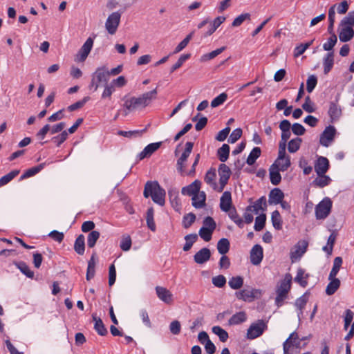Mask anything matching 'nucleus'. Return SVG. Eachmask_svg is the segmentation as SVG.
<instances>
[{
    "label": "nucleus",
    "instance_id": "3c124183",
    "mask_svg": "<svg viewBox=\"0 0 354 354\" xmlns=\"http://www.w3.org/2000/svg\"><path fill=\"white\" fill-rule=\"evenodd\" d=\"M195 221L196 215L194 213L185 214L183 217L182 225L184 228L187 229L192 226Z\"/></svg>",
    "mask_w": 354,
    "mask_h": 354
},
{
    "label": "nucleus",
    "instance_id": "7ed1b4c3",
    "mask_svg": "<svg viewBox=\"0 0 354 354\" xmlns=\"http://www.w3.org/2000/svg\"><path fill=\"white\" fill-rule=\"evenodd\" d=\"M292 276L290 273H286L285 277L281 281L279 286L277 288V297L275 298V304L280 307L283 304V300L286 299L287 295L291 288Z\"/></svg>",
    "mask_w": 354,
    "mask_h": 354
},
{
    "label": "nucleus",
    "instance_id": "0eeeda50",
    "mask_svg": "<svg viewBox=\"0 0 354 354\" xmlns=\"http://www.w3.org/2000/svg\"><path fill=\"white\" fill-rule=\"evenodd\" d=\"M266 328L267 325L262 319L258 320L257 322L252 323L248 329L247 338L254 339L261 336Z\"/></svg>",
    "mask_w": 354,
    "mask_h": 354
},
{
    "label": "nucleus",
    "instance_id": "bf43d9fd",
    "mask_svg": "<svg viewBox=\"0 0 354 354\" xmlns=\"http://www.w3.org/2000/svg\"><path fill=\"white\" fill-rule=\"evenodd\" d=\"M68 138L67 131H62L59 135L51 138V141L54 142L57 147H59Z\"/></svg>",
    "mask_w": 354,
    "mask_h": 354
},
{
    "label": "nucleus",
    "instance_id": "2f4dec72",
    "mask_svg": "<svg viewBox=\"0 0 354 354\" xmlns=\"http://www.w3.org/2000/svg\"><path fill=\"white\" fill-rule=\"evenodd\" d=\"M74 250L79 255H83L85 252V237L83 234H80L75 239L74 243Z\"/></svg>",
    "mask_w": 354,
    "mask_h": 354
},
{
    "label": "nucleus",
    "instance_id": "5701e85b",
    "mask_svg": "<svg viewBox=\"0 0 354 354\" xmlns=\"http://www.w3.org/2000/svg\"><path fill=\"white\" fill-rule=\"evenodd\" d=\"M354 37V30L351 27L340 26L339 28V39L342 42L351 41Z\"/></svg>",
    "mask_w": 354,
    "mask_h": 354
},
{
    "label": "nucleus",
    "instance_id": "9d476101",
    "mask_svg": "<svg viewBox=\"0 0 354 354\" xmlns=\"http://www.w3.org/2000/svg\"><path fill=\"white\" fill-rule=\"evenodd\" d=\"M93 45V39L90 37L86 39V41L84 42L83 46L78 51L77 54L76 55L75 61L78 62H84L87 58L88 55H89L92 49Z\"/></svg>",
    "mask_w": 354,
    "mask_h": 354
},
{
    "label": "nucleus",
    "instance_id": "aec40b11",
    "mask_svg": "<svg viewBox=\"0 0 354 354\" xmlns=\"http://www.w3.org/2000/svg\"><path fill=\"white\" fill-rule=\"evenodd\" d=\"M178 194L179 192L177 188H170L168 190L169 201L176 211H178L181 208V203Z\"/></svg>",
    "mask_w": 354,
    "mask_h": 354
},
{
    "label": "nucleus",
    "instance_id": "bb28decb",
    "mask_svg": "<svg viewBox=\"0 0 354 354\" xmlns=\"http://www.w3.org/2000/svg\"><path fill=\"white\" fill-rule=\"evenodd\" d=\"M216 176V169L213 167H211L205 174L204 180L205 182L209 185L214 190H216L218 189L217 183H216L215 178Z\"/></svg>",
    "mask_w": 354,
    "mask_h": 354
},
{
    "label": "nucleus",
    "instance_id": "b1692460",
    "mask_svg": "<svg viewBox=\"0 0 354 354\" xmlns=\"http://www.w3.org/2000/svg\"><path fill=\"white\" fill-rule=\"evenodd\" d=\"M309 295H310V291L307 290L300 297L297 298L295 302V306L299 310V312L297 313V316L299 319H300V317L303 315V310L304 309V308L308 301Z\"/></svg>",
    "mask_w": 354,
    "mask_h": 354
},
{
    "label": "nucleus",
    "instance_id": "a878e982",
    "mask_svg": "<svg viewBox=\"0 0 354 354\" xmlns=\"http://www.w3.org/2000/svg\"><path fill=\"white\" fill-rule=\"evenodd\" d=\"M92 77H95V79H97V83L104 82L106 84L109 77L108 70L106 69L105 66L99 67L93 73Z\"/></svg>",
    "mask_w": 354,
    "mask_h": 354
},
{
    "label": "nucleus",
    "instance_id": "58836bf2",
    "mask_svg": "<svg viewBox=\"0 0 354 354\" xmlns=\"http://www.w3.org/2000/svg\"><path fill=\"white\" fill-rule=\"evenodd\" d=\"M146 221L147 225L148 228L152 232H155L156 230V225L154 222L153 216H154V209L152 207L147 209L146 214Z\"/></svg>",
    "mask_w": 354,
    "mask_h": 354
},
{
    "label": "nucleus",
    "instance_id": "2eb2a0df",
    "mask_svg": "<svg viewBox=\"0 0 354 354\" xmlns=\"http://www.w3.org/2000/svg\"><path fill=\"white\" fill-rule=\"evenodd\" d=\"M201 187V181L196 179L189 185L183 187L181 189V193L183 195L192 196L193 197L196 194H198Z\"/></svg>",
    "mask_w": 354,
    "mask_h": 354
},
{
    "label": "nucleus",
    "instance_id": "473e14b6",
    "mask_svg": "<svg viewBox=\"0 0 354 354\" xmlns=\"http://www.w3.org/2000/svg\"><path fill=\"white\" fill-rule=\"evenodd\" d=\"M247 319V315L244 311H240L234 314L229 319L230 325H238L243 323Z\"/></svg>",
    "mask_w": 354,
    "mask_h": 354
},
{
    "label": "nucleus",
    "instance_id": "13d9d810",
    "mask_svg": "<svg viewBox=\"0 0 354 354\" xmlns=\"http://www.w3.org/2000/svg\"><path fill=\"white\" fill-rule=\"evenodd\" d=\"M90 100L89 96L84 97L82 100H79L67 107L68 111H74L77 109L82 108L84 104Z\"/></svg>",
    "mask_w": 354,
    "mask_h": 354
},
{
    "label": "nucleus",
    "instance_id": "864d4df0",
    "mask_svg": "<svg viewBox=\"0 0 354 354\" xmlns=\"http://www.w3.org/2000/svg\"><path fill=\"white\" fill-rule=\"evenodd\" d=\"M267 209L266 198L264 196L259 198L254 204V212L257 214L259 210L265 211Z\"/></svg>",
    "mask_w": 354,
    "mask_h": 354
},
{
    "label": "nucleus",
    "instance_id": "1a4fd4ad",
    "mask_svg": "<svg viewBox=\"0 0 354 354\" xmlns=\"http://www.w3.org/2000/svg\"><path fill=\"white\" fill-rule=\"evenodd\" d=\"M121 12L117 11L112 12L107 18L105 27L108 32L113 35L117 31L120 22Z\"/></svg>",
    "mask_w": 354,
    "mask_h": 354
},
{
    "label": "nucleus",
    "instance_id": "680f3d73",
    "mask_svg": "<svg viewBox=\"0 0 354 354\" xmlns=\"http://www.w3.org/2000/svg\"><path fill=\"white\" fill-rule=\"evenodd\" d=\"M317 84V77L315 75H310L306 81V90L308 93H312Z\"/></svg>",
    "mask_w": 354,
    "mask_h": 354
},
{
    "label": "nucleus",
    "instance_id": "c03bdc74",
    "mask_svg": "<svg viewBox=\"0 0 354 354\" xmlns=\"http://www.w3.org/2000/svg\"><path fill=\"white\" fill-rule=\"evenodd\" d=\"M340 26L353 28V26H354V11L348 12L347 15L346 17H344L341 20V21L339 24V28H340Z\"/></svg>",
    "mask_w": 354,
    "mask_h": 354
},
{
    "label": "nucleus",
    "instance_id": "6e6d98bb",
    "mask_svg": "<svg viewBox=\"0 0 354 354\" xmlns=\"http://www.w3.org/2000/svg\"><path fill=\"white\" fill-rule=\"evenodd\" d=\"M191 57L190 53L183 54L180 56L178 61L170 68V73H174L175 71L182 66L183 63Z\"/></svg>",
    "mask_w": 354,
    "mask_h": 354
},
{
    "label": "nucleus",
    "instance_id": "f03ea898",
    "mask_svg": "<svg viewBox=\"0 0 354 354\" xmlns=\"http://www.w3.org/2000/svg\"><path fill=\"white\" fill-rule=\"evenodd\" d=\"M165 190L158 181H147L146 183L143 192L145 198H147L151 196L155 203L163 206L165 203Z\"/></svg>",
    "mask_w": 354,
    "mask_h": 354
},
{
    "label": "nucleus",
    "instance_id": "39448f33",
    "mask_svg": "<svg viewBox=\"0 0 354 354\" xmlns=\"http://www.w3.org/2000/svg\"><path fill=\"white\" fill-rule=\"evenodd\" d=\"M340 99V94L337 93L335 95V100L329 103V109L328 114L330 118V122L333 123L337 121L342 114V111L340 105L338 104Z\"/></svg>",
    "mask_w": 354,
    "mask_h": 354
},
{
    "label": "nucleus",
    "instance_id": "cd10ccee",
    "mask_svg": "<svg viewBox=\"0 0 354 354\" xmlns=\"http://www.w3.org/2000/svg\"><path fill=\"white\" fill-rule=\"evenodd\" d=\"M309 277L310 274L308 273L305 274L304 269L299 268L294 281L298 283L302 288H306L308 286V279Z\"/></svg>",
    "mask_w": 354,
    "mask_h": 354
},
{
    "label": "nucleus",
    "instance_id": "4468645a",
    "mask_svg": "<svg viewBox=\"0 0 354 354\" xmlns=\"http://www.w3.org/2000/svg\"><path fill=\"white\" fill-rule=\"evenodd\" d=\"M162 144V142H157L149 144L138 155V159L141 160L145 158L150 157L155 151H156L161 147Z\"/></svg>",
    "mask_w": 354,
    "mask_h": 354
},
{
    "label": "nucleus",
    "instance_id": "4c0bfd02",
    "mask_svg": "<svg viewBox=\"0 0 354 354\" xmlns=\"http://www.w3.org/2000/svg\"><path fill=\"white\" fill-rule=\"evenodd\" d=\"M230 147L227 144H223L218 150H217V156L218 160L225 162L229 158Z\"/></svg>",
    "mask_w": 354,
    "mask_h": 354
},
{
    "label": "nucleus",
    "instance_id": "49530a36",
    "mask_svg": "<svg viewBox=\"0 0 354 354\" xmlns=\"http://www.w3.org/2000/svg\"><path fill=\"white\" fill-rule=\"evenodd\" d=\"M212 333L218 336L221 342H225L227 340L229 337L228 333L221 326H214L212 327Z\"/></svg>",
    "mask_w": 354,
    "mask_h": 354
},
{
    "label": "nucleus",
    "instance_id": "052dcab7",
    "mask_svg": "<svg viewBox=\"0 0 354 354\" xmlns=\"http://www.w3.org/2000/svg\"><path fill=\"white\" fill-rule=\"evenodd\" d=\"M227 98V95L225 93H222L215 98L212 100L211 102V106L212 108H216L221 104H223Z\"/></svg>",
    "mask_w": 354,
    "mask_h": 354
},
{
    "label": "nucleus",
    "instance_id": "4d7b16f0",
    "mask_svg": "<svg viewBox=\"0 0 354 354\" xmlns=\"http://www.w3.org/2000/svg\"><path fill=\"white\" fill-rule=\"evenodd\" d=\"M337 42V37L335 34H333L328 39L327 42L323 44V49L328 53L333 50V48Z\"/></svg>",
    "mask_w": 354,
    "mask_h": 354
},
{
    "label": "nucleus",
    "instance_id": "f3484780",
    "mask_svg": "<svg viewBox=\"0 0 354 354\" xmlns=\"http://www.w3.org/2000/svg\"><path fill=\"white\" fill-rule=\"evenodd\" d=\"M281 168L276 163L272 164L269 169L270 180L273 185H278L281 181Z\"/></svg>",
    "mask_w": 354,
    "mask_h": 354
},
{
    "label": "nucleus",
    "instance_id": "6e6552de",
    "mask_svg": "<svg viewBox=\"0 0 354 354\" xmlns=\"http://www.w3.org/2000/svg\"><path fill=\"white\" fill-rule=\"evenodd\" d=\"M194 142H187L185 144V148L183 152L182 153L180 157L177 160L176 168L178 171L183 175L185 171V162L187 160L188 157L189 156L192 151L193 149Z\"/></svg>",
    "mask_w": 354,
    "mask_h": 354
},
{
    "label": "nucleus",
    "instance_id": "e2e57ef3",
    "mask_svg": "<svg viewBox=\"0 0 354 354\" xmlns=\"http://www.w3.org/2000/svg\"><path fill=\"white\" fill-rule=\"evenodd\" d=\"M214 231L205 228V227H201L198 232V235L203 239L205 241H209L212 239V234Z\"/></svg>",
    "mask_w": 354,
    "mask_h": 354
},
{
    "label": "nucleus",
    "instance_id": "f8f14e48",
    "mask_svg": "<svg viewBox=\"0 0 354 354\" xmlns=\"http://www.w3.org/2000/svg\"><path fill=\"white\" fill-rule=\"evenodd\" d=\"M314 167L317 176H322L329 169V160L326 157L319 156L315 162Z\"/></svg>",
    "mask_w": 354,
    "mask_h": 354
},
{
    "label": "nucleus",
    "instance_id": "c756f323",
    "mask_svg": "<svg viewBox=\"0 0 354 354\" xmlns=\"http://www.w3.org/2000/svg\"><path fill=\"white\" fill-rule=\"evenodd\" d=\"M92 318L95 322L94 329L97 333V334L101 336L106 335L108 334V330L101 318L97 317L95 315H93Z\"/></svg>",
    "mask_w": 354,
    "mask_h": 354
},
{
    "label": "nucleus",
    "instance_id": "de8ad7c7",
    "mask_svg": "<svg viewBox=\"0 0 354 354\" xmlns=\"http://www.w3.org/2000/svg\"><path fill=\"white\" fill-rule=\"evenodd\" d=\"M302 142V139L297 137L290 140L288 145V150L290 153H295L297 152L301 146Z\"/></svg>",
    "mask_w": 354,
    "mask_h": 354
},
{
    "label": "nucleus",
    "instance_id": "5fc2aeb1",
    "mask_svg": "<svg viewBox=\"0 0 354 354\" xmlns=\"http://www.w3.org/2000/svg\"><path fill=\"white\" fill-rule=\"evenodd\" d=\"M225 48H226L225 46H223V47H221L220 48H217L209 53L204 54L201 57L200 60H201V62H206L207 60L212 59L214 57H216V56H218V55H220L221 53H223L225 50Z\"/></svg>",
    "mask_w": 354,
    "mask_h": 354
},
{
    "label": "nucleus",
    "instance_id": "774afa93",
    "mask_svg": "<svg viewBox=\"0 0 354 354\" xmlns=\"http://www.w3.org/2000/svg\"><path fill=\"white\" fill-rule=\"evenodd\" d=\"M243 131L241 128H236L230 136V138H228V142L230 143H234L236 142L242 136Z\"/></svg>",
    "mask_w": 354,
    "mask_h": 354
},
{
    "label": "nucleus",
    "instance_id": "c9c22d12",
    "mask_svg": "<svg viewBox=\"0 0 354 354\" xmlns=\"http://www.w3.org/2000/svg\"><path fill=\"white\" fill-rule=\"evenodd\" d=\"M330 282L326 286V294L327 295H332L339 289L341 282L339 279H328Z\"/></svg>",
    "mask_w": 354,
    "mask_h": 354
},
{
    "label": "nucleus",
    "instance_id": "e433bc0d",
    "mask_svg": "<svg viewBox=\"0 0 354 354\" xmlns=\"http://www.w3.org/2000/svg\"><path fill=\"white\" fill-rule=\"evenodd\" d=\"M230 248V241L227 238L221 239L217 243V250L220 254H226Z\"/></svg>",
    "mask_w": 354,
    "mask_h": 354
},
{
    "label": "nucleus",
    "instance_id": "f257e3e1",
    "mask_svg": "<svg viewBox=\"0 0 354 354\" xmlns=\"http://www.w3.org/2000/svg\"><path fill=\"white\" fill-rule=\"evenodd\" d=\"M157 93L158 91L157 88H156L151 91L144 93L138 97H131L128 98V95H125L122 98V100L124 102L123 104V107L129 111L139 108H145L150 104L152 100L156 98Z\"/></svg>",
    "mask_w": 354,
    "mask_h": 354
},
{
    "label": "nucleus",
    "instance_id": "8fccbe9b",
    "mask_svg": "<svg viewBox=\"0 0 354 354\" xmlns=\"http://www.w3.org/2000/svg\"><path fill=\"white\" fill-rule=\"evenodd\" d=\"M100 236L98 231H91L87 236V245L89 248L95 247L97 240Z\"/></svg>",
    "mask_w": 354,
    "mask_h": 354
},
{
    "label": "nucleus",
    "instance_id": "c85d7f7f",
    "mask_svg": "<svg viewBox=\"0 0 354 354\" xmlns=\"http://www.w3.org/2000/svg\"><path fill=\"white\" fill-rule=\"evenodd\" d=\"M324 73L328 74L334 65V50L327 53L323 59Z\"/></svg>",
    "mask_w": 354,
    "mask_h": 354
},
{
    "label": "nucleus",
    "instance_id": "72a5a7b5",
    "mask_svg": "<svg viewBox=\"0 0 354 354\" xmlns=\"http://www.w3.org/2000/svg\"><path fill=\"white\" fill-rule=\"evenodd\" d=\"M14 265L28 278L34 277V272L30 270L29 266L24 261H15Z\"/></svg>",
    "mask_w": 354,
    "mask_h": 354
},
{
    "label": "nucleus",
    "instance_id": "a211bd4d",
    "mask_svg": "<svg viewBox=\"0 0 354 354\" xmlns=\"http://www.w3.org/2000/svg\"><path fill=\"white\" fill-rule=\"evenodd\" d=\"M211 251L207 248H203L194 256V260L197 264H203L210 259Z\"/></svg>",
    "mask_w": 354,
    "mask_h": 354
},
{
    "label": "nucleus",
    "instance_id": "9b49d317",
    "mask_svg": "<svg viewBox=\"0 0 354 354\" xmlns=\"http://www.w3.org/2000/svg\"><path fill=\"white\" fill-rule=\"evenodd\" d=\"M336 134V129L334 126L329 125L326 127L320 135L319 143L326 147L329 146L330 142L333 141Z\"/></svg>",
    "mask_w": 354,
    "mask_h": 354
},
{
    "label": "nucleus",
    "instance_id": "20e7f679",
    "mask_svg": "<svg viewBox=\"0 0 354 354\" xmlns=\"http://www.w3.org/2000/svg\"><path fill=\"white\" fill-rule=\"evenodd\" d=\"M333 202L328 197H325L315 207V216L317 219H324L330 213Z\"/></svg>",
    "mask_w": 354,
    "mask_h": 354
},
{
    "label": "nucleus",
    "instance_id": "a19ab883",
    "mask_svg": "<svg viewBox=\"0 0 354 354\" xmlns=\"http://www.w3.org/2000/svg\"><path fill=\"white\" fill-rule=\"evenodd\" d=\"M271 222L275 230H281L282 229L283 221L281 214L278 210L272 212L271 215Z\"/></svg>",
    "mask_w": 354,
    "mask_h": 354
},
{
    "label": "nucleus",
    "instance_id": "7c9ffc66",
    "mask_svg": "<svg viewBox=\"0 0 354 354\" xmlns=\"http://www.w3.org/2000/svg\"><path fill=\"white\" fill-rule=\"evenodd\" d=\"M46 163L43 162L41 163L35 167H31L27 170H26L24 174L20 176L19 180H22L24 179L32 177L37 174H38L39 171H41L45 167Z\"/></svg>",
    "mask_w": 354,
    "mask_h": 354
},
{
    "label": "nucleus",
    "instance_id": "423d86ee",
    "mask_svg": "<svg viewBox=\"0 0 354 354\" xmlns=\"http://www.w3.org/2000/svg\"><path fill=\"white\" fill-rule=\"evenodd\" d=\"M218 172L219 176V187L217 189L218 192H222L227 184L228 180L232 174V171L230 167L225 165V163H221L219 165L218 168Z\"/></svg>",
    "mask_w": 354,
    "mask_h": 354
},
{
    "label": "nucleus",
    "instance_id": "603ef678",
    "mask_svg": "<svg viewBox=\"0 0 354 354\" xmlns=\"http://www.w3.org/2000/svg\"><path fill=\"white\" fill-rule=\"evenodd\" d=\"M228 284L232 289L238 290L243 285V278L241 276L232 277L230 279Z\"/></svg>",
    "mask_w": 354,
    "mask_h": 354
},
{
    "label": "nucleus",
    "instance_id": "09e8293b",
    "mask_svg": "<svg viewBox=\"0 0 354 354\" xmlns=\"http://www.w3.org/2000/svg\"><path fill=\"white\" fill-rule=\"evenodd\" d=\"M20 172L19 169H15L7 174L6 175L2 176L0 178V187L6 185L9 182H10L14 178H15Z\"/></svg>",
    "mask_w": 354,
    "mask_h": 354
},
{
    "label": "nucleus",
    "instance_id": "ea45409f",
    "mask_svg": "<svg viewBox=\"0 0 354 354\" xmlns=\"http://www.w3.org/2000/svg\"><path fill=\"white\" fill-rule=\"evenodd\" d=\"M331 181H332V180L328 176L324 174L322 176H318V177L316 178L313 181L312 183L315 187L323 188V187L328 185Z\"/></svg>",
    "mask_w": 354,
    "mask_h": 354
},
{
    "label": "nucleus",
    "instance_id": "69168bd1",
    "mask_svg": "<svg viewBox=\"0 0 354 354\" xmlns=\"http://www.w3.org/2000/svg\"><path fill=\"white\" fill-rule=\"evenodd\" d=\"M212 282L214 286L217 288H223L226 284V278L223 275L219 274L214 277L212 279Z\"/></svg>",
    "mask_w": 354,
    "mask_h": 354
},
{
    "label": "nucleus",
    "instance_id": "338daca9",
    "mask_svg": "<svg viewBox=\"0 0 354 354\" xmlns=\"http://www.w3.org/2000/svg\"><path fill=\"white\" fill-rule=\"evenodd\" d=\"M131 239L130 236L128 235L122 237L120 247L123 251H129L131 249Z\"/></svg>",
    "mask_w": 354,
    "mask_h": 354
},
{
    "label": "nucleus",
    "instance_id": "f704fd0d",
    "mask_svg": "<svg viewBox=\"0 0 354 354\" xmlns=\"http://www.w3.org/2000/svg\"><path fill=\"white\" fill-rule=\"evenodd\" d=\"M150 126V124H147V127L141 130H133V131H122L120 130L118 132V134L120 136H122L126 138H132V137H137V136H141L144 133H145L147 130V128Z\"/></svg>",
    "mask_w": 354,
    "mask_h": 354
},
{
    "label": "nucleus",
    "instance_id": "37998d69",
    "mask_svg": "<svg viewBox=\"0 0 354 354\" xmlns=\"http://www.w3.org/2000/svg\"><path fill=\"white\" fill-rule=\"evenodd\" d=\"M261 150L260 147H255L250 151L246 163L248 165H252L255 163L256 160L261 156Z\"/></svg>",
    "mask_w": 354,
    "mask_h": 354
},
{
    "label": "nucleus",
    "instance_id": "0e129e2a",
    "mask_svg": "<svg viewBox=\"0 0 354 354\" xmlns=\"http://www.w3.org/2000/svg\"><path fill=\"white\" fill-rule=\"evenodd\" d=\"M250 13H243L239 15L234 19L232 26L233 27H238L241 26L244 21L250 20Z\"/></svg>",
    "mask_w": 354,
    "mask_h": 354
},
{
    "label": "nucleus",
    "instance_id": "a18cd8bd",
    "mask_svg": "<svg viewBox=\"0 0 354 354\" xmlns=\"http://www.w3.org/2000/svg\"><path fill=\"white\" fill-rule=\"evenodd\" d=\"M266 215L264 213L261 214L257 216L255 218V223L254 226V229L255 231L259 232L261 231L266 225Z\"/></svg>",
    "mask_w": 354,
    "mask_h": 354
},
{
    "label": "nucleus",
    "instance_id": "4be33fe9",
    "mask_svg": "<svg viewBox=\"0 0 354 354\" xmlns=\"http://www.w3.org/2000/svg\"><path fill=\"white\" fill-rule=\"evenodd\" d=\"M156 292L158 297L165 304H169L173 301V295L171 292L166 288L162 286H156Z\"/></svg>",
    "mask_w": 354,
    "mask_h": 354
},
{
    "label": "nucleus",
    "instance_id": "79ce46f5",
    "mask_svg": "<svg viewBox=\"0 0 354 354\" xmlns=\"http://www.w3.org/2000/svg\"><path fill=\"white\" fill-rule=\"evenodd\" d=\"M184 239L186 242L183 249L185 252H187L192 248L193 244L198 240V234L196 233L189 234H187Z\"/></svg>",
    "mask_w": 354,
    "mask_h": 354
},
{
    "label": "nucleus",
    "instance_id": "6ab92c4d",
    "mask_svg": "<svg viewBox=\"0 0 354 354\" xmlns=\"http://www.w3.org/2000/svg\"><path fill=\"white\" fill-rule=\"evenodd\" d=\"M232 194L229 191L223 192L220 199V208L225 212H229L232 207Z\"/></svg>",
    "mask_w": 354,
    "mask_h": 354
},
{
    "label": "nucleus",
    "instance_id": "412c9836",
    "mask_svg": "<svg viewBox=\"0 0 354 354\" xmlns=\"http://www.w3.org/2000/svg\"><path fill=\"white\" fill-rule=\"evenodd\" d=\"M284 198V193L278 187L273 188L268 195V203L270 205H277Z\"/></svg>",
    "mask_w": 354,
    "mask_h": 354
},
{
    "label": "nucleus",
    "instance_id": "dca6fc26",
    "mask_svg": "<svg viewBox=\"0 0 354 354\" xmlns=\"http://www.w3.org/2000/svg\"><path fill=\"white\" fill-rule=\"evenodd\" d=\"M256 293H260V290L258 289H252V290H242L236 292V297L239 300L250 302L257 297Z\"/></svg>",
    "mask_w": 354,
    "mask_h": 354
},
{
    "label": "nucleus",
    "instance_id": "ddd939ff",
    "mask_svg": "<svg viewBox=\"0 0 354 354\" xmlns=\"http://www.w3.org/2000/svg\"><path fill=\"white\" fill-rule=\"evenodd\" d=\"M263 258V250L259 244L254 245L250 251V262L254 266H258L262 261Z\"/></svg>",
    "mask_w": 354,
    "mask_h": 354
},
{
    "label": "nucleus",
    "instance_id": "393cba45",
    "mask_svg": "<svg viewBox=\"0 0 354 354\" xmlns=\"http://www.w3.org/2000/svg\"><path fill=\"white\" fill-rule=\"evenodd\" d=\"M192 205L196 209L203 208L206 205V194L204 191H200L198 194L192 197Z\"/></svg>",
    "mask_w": 354,
    "mask_h": 354
}]
</instances>
